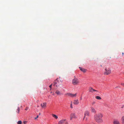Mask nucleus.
<instances>
[{"mask_svg":"<svg viewBox=\"0 0 124 124\" xmlns=\"http://www.w3.org/2000/svg\"><path fill=\"white\" fill-rule=\"evenodd\" d=\"M79 83V81L78 79L77 78H75L72 80V83L74 85H78Z\"/></svg>","mask_w":124,"mask_h":124,"instance_id":"7ed1b4c3","label":"nucleus"},{"mask_svg":"<svg viewBox=\"0 0 124 124\" xmlns=\"http://www.w3.org/2000/svg\"><path fill=\"white\" fill-rule=\"evenodd\" d=\"M103 116V115L101 113L96 114L94 116V119L98 124H101L103 122L102 119Z\"/></svg>","mask_w":124,"mask_h":124,"instance_id":"f257e3e1","label":"nucleus"},{"mask_svg":"<svg viewBox=\"0 0 124 124\" xmlns=\"http://www.w3.org/2000/svg\"><path fill=\"white\" fill-rule=\"evenodd\" d=\"M84 115L86 116H90L89 112L88 111H85L84 113Z\"/></svg>","mask_w":124,"mask_h":124,"instance_id":"6e6552de","label":"nucleus"},{"mask_svg":"<svg viewBox=\"0 0 124 124\" xmlns=\"http://www.w3.org/2000/svg\"><path fill=\"white\" fill-rule=\"evenodd\" d=\"M79 68L81 71L84 72H85L86 70V69H85L81 67H79Z\"/></svg>","mask_w":124,"mask_h":124,"instance_id":"ddd939ff","label":"nucleus"},{"mask_svg":"<svg viewBox=\"0 0 124 124\" xmlns=\"http://www.w3.org/2000/svg\"><path fill=\"white\" fill-rule=\"evenodd\" d=\"M78 101V100H74L73 102V104L75 105H78L79 103Z\"/></svg>","mask_w":124,"mask_h":124,"instance_id":"f8f14e48","label":"nucleus"},{"mask_svg":"<svg viewBox=\"0 0 124 124\" xmlns=\"http://www.w3.org/2000/svg\"><path fill=\"white\" fill-rule=\"evenodd\" d=\"M62 84V82L61 81L58 80V79H57L54 81L53 85L54 86H56V87H57L61 85Z\"/></svg>","mask_w":124,"mask_h":124,"instance_id":"f03ea898","label":"nucleus"},{"mask_svg":"<svg viewBox=\"0 0 124 124\" xmlns=\"http://www.w3.org/2000/svg\"><path fill=\"white\" fill-rule=\"evenodd\" d=\"M20 111V109L19 107H18L17 108L16 111V112H17L18 113H19Z\"/></svg>","mask_w":124,"mask_h":124,"instance_id":"6ab92c4d","label":"nucleus"},{"mask_svg":"<svg viewBox=\"0 0 124 124\" xmlns=\"http://www.w3.org/2000/svg\"><path fill=\"white\" fill-rule=\"evenodd\" d=\"M91 111L92 113H95L96 112V111L94 108L93 107H92L91 108Z\"/></svg>","mask_w":124,"mask_h":124,"instance_id":"9b49d317","label":"nucleus"},{"mask_svg":"<svg viewBox=\"0 0 124 124\" xmlns=\"http://www.w3.org/2000/svg\"><path fill=\"white\" fill-rule=\"evenodd\" d=\"M72 102H71V104H70V107H71V108H73V107L72 106Z\"/></svg>","mask_w":124,"mask_h":124,"instance_id":"b1692460","label":"nucleus"},{"mask_svg":"<svg viewBox=\"0 0 124 124\" xmlns=\"http://www.w3.org/2000/svg\"><path fill=\"white\" fill-rule=\"evenodd\" d=\"M66 95L68 96H70L72 97H76L77 95V93L74 94L70 93H68L66 94Z\"/></svg>","mask_w":124,"mask_h":124,"instance_id":"423d86ee","label":"nucleus"},{"mask_svg":"<svg viewBox=\"0 0 124 124\" xmlns=\"http://www.w3.org/2000/svg\"><path fill=\"white\" fill-rule=\"evenodd\" d=\"M96 98L98 100H101V97L99 96H97L96 97Z\"/></svg>","mask_w":124,"mask_h":124,"instance_id":"a211bd4d","label":"nucleus"},{"mask_svg":"<svg viewBox=\"0 0 124 124\" xmlns=\"http://www.w3.org/2000/svg\"><path fill=\"white\" fill-rule=\"evenodd\" d=\"M95 101H93L92 102V105H94V104H95Z\"/></svg>","mask_w":124,"mask_h":124,"instance_id":"5701e85b","label":"nucleus"},{"mask_svg":"<svg viewBox=\"0 0 124 124\" xmlns=\"http://www.w3.org/2000/svg\"><path fill=\"white\" fill-rule=\"evenodd\" d=\"M89 91L90 92L93 93L94 91H97L93 89L92 87H90L89 89Z\"/></svg>","mask_w":124,"mask_h":124,"instance_id":"9d476101","label":"nucleus"},{"mask_svg":"<svg viewBox=\"0 0 124 124\" xmlns=\"http://www.w3.org/2000/svg\"><path fill=\"white\" fill-rule=\"evenodd\" d=\"M121 85L122 86H124V83H121Z\"/></svg>","mask_w":124,"mask_h":124,"instance_id":"393cba45","label":"nucleus"},{"mask_svg":"<svg viewBox=\"0 0 124 124\" xmlns=\"http://www.w3.org/2000/svg\"><path fill=\"white\" fill-rule=\"evenodd\" d=\"M101 66L102 67V65H101Z\"/></svg>","mask_w":124,"mask_h":124,"instance_id":"473e14b6","label":"nucleus"},{"mask_svg":"<svg viewBox=\"0 0 124 124\" xmlns=\"http://www.w3.org/2000/svg\"><path fill=\"white\" fill-rule=\"evenodd\" d=\"M54 94V93H53V95Z\"/></svg>","mask_w":124,"mask_h":124,"instance_id":"72a5a7b5","label":"nucleus"},{"mask_svg":"<svg viewBox=\"0 0 124 124\" xmlns=\"http://www.w3.org/2000/svg\"><path fill=\"white\" fill-rule=\"evenodd\" d=\"M65 124H68V122H65Z\"/></svg>","mask_w":124,"mask_h":124,"instance_id":"cd10ccee","label":"nucleus"},{"mask_svg":"<svg viewBox=\"0 0 124 124\" xmlns=\"http://www.w3.org/2000/svg\"><path fill=\"white\" fill-rule=\"evenodd\" d=\"M87 117H86V119H85V120H87Z\"/></svg>","mask_w":124,"mask_h":124,"instance_id":"c756f323","label":"nucleus"},{"mask_svg":"<svg viewBox=\"0 0 124 124\" xmlns=\"http://www.w3.org/2000/svg\"><path fill=\"white\" fill-rule=\"evenodd\" d=\"M41 106L43 108H44L46 106V103H43L42 104H41Z\"/></svg>","mask_w":124,"mask_h":124,"instance_id":"4468645a","label":"nucleus"},{"mask_svg":"<svg viewBox=\"0 0 124 124\" xmlns=\"http://www.w3.org/2000/svg\"><path fill=\"white\" fill-rule=\"evenodd\" d=\"M27 123V121H24L23 122L24 124H26Z\"/></svg>","mask_w":124,"mask_h":124,"instance_id":"4be33fe9","label":"nucleus"},{"mask_svg":"<svg viewBox=\"0 0 124 124\" xmlns=\"http://www.w3.org/2000/svg\"><path fill=\"white\" fill-rule=\"evenodd\" d=\"M40 115V113H39V115Z\"/></svg>","mask_w":124,"mask_h":124,"instance_id":"2f4dec72","label":"nucleus"},{"mask_svg":"<svg viewBox=\"0 0 124 124\" xmlns=\"http://www.w3.org/2000/svg\"><path fill=\"white\" fill-rule=\"evenodd\" d=\"M22 122L21 121H18L17 122V124H22Z\"/></svg>","mask_w":124,"mask_h":124,"instance_id":"aec40b11","label":"nucleus"},{"mask_svg":"<svg viewBox=\"0 0 124 124\" xmlns=\"http://www.w3.org/2000/svg\"><path fill=\"white\" fill-rule=\"evenodd\" d=\"M38 117H39L38 116V115L37 116V117L35 118V119H37V118H38Z\"/></svg>","mask_w":124,"mask_h":124,"instance_id":"a878e982","label":"nucleus"},{"mask_svg":"<svg viewBox=\"0 0 124 124\" xmlns=\"http://www.w3.org/2000/svg\"><path fill=\"white\" fill-rule=\"evenodd\" d=\"M77 118L75 113H71L70 115V120H72L73 118Z\"/></svg>","mask_w":124,"mask_h":124,"instance_id":"39448f33","label":"nucleus"},{"mask_svg":"<svg viewBox=\"0 0 124 124\" xmlns=\"http://www.w3.org/2000/svg\"><path fill=\"white\" fill-rule=\"evenodd\" d=\"M85 116V115H84V117L83 118V119H84V118H85V116Z\"/></svg>","mask_w":124,"mask_h":124,"instance_id":"c85d7f7f","label":"nucleus"},{"mask_svg":"<svg viewBox=\"0 0 124 124\" xmlns=\"http://www.w3.org/2000/svg\"><path fill=\"white\" fill-rule=\"evenodd\" d=\"M28 109V108L27 107H26V108L25 109V110H27Z\"/></svg>","mask_w":124,"mask_h":124,"instance_id":"bb28decb","label":"nucleus"},{"mask_svg":"<svg viewBox=\"0 0 124 124\" xmlns=\"http://www.w3.org/2000/svg\"><path fill=\"white\" fill-rule=\"evenodd\" d=\"M52 116L53 117L55 118L56 119H57L58 118V116L55 115L53 114Z\"/></svg>","mask_w":124,"mask_h":124,"instance_id":"f3484780","label":"nucleus"},{"mask_svg":"<svg viewBox=\"0 0 124 124\" xmlns=\"http://www.w3.org/2000/svg\"><path fill=\"white\" fill-rule=\"evenodd\" d=\"M105 71L104 73V74L105 75H108L110 73L111 70L109 68H106L105 69Z\"/></svg>","mask_w":124,"mask_h":124,"instance_id":"20e7f679","label":"nucleus"},{"mask_svg":"<svg viewBox=\"0 0 124 124\" xmlns=\"http://www.w3.org/2000/svg\"><path fill=\"white\" fill-rule=\"evenodd\" d=\"M66 120V119L62 120L59 121L58 123V124H63Z\"/></svg>","mask_w":124,"mask_h":124,"instance_id":"0eeeda50","label":"nucleus"},{"mask_svg":"<svg viewBox=\"0 0 124 124\" xmlns=\"http://www.w3.org/2000/svg\"><path fill=\"white\" fill-rule=\"evenodd\" d=\"M55 93L57 95H60L62 94L61 92L58 90H56L55 92Z\"/></svg>","mask_w":124,"mask_h":124,"instance_id":"1a4fd4ad","label":"nucleus"},{"mask_svg":"<svg viewBox=\"0 0 124 124\" xmlns=\"http://www.w3.org/2000/svg\"><path fill=\"white\" fill-rule=\"evenodd\" d=\"M122 123L123 124H124V116L122 117L121 118Z\"/></svg>","mask_w":124,"mask_h":124,"instance_id":"dca6fc26","label":"nucleus"},{"mask_svg":"<svg viewBox=\"0 0 124 124\" xmlns=\"http://www.w3.org/2000/svg\"><path fill=\"white\" fill-rule=\"evenodd\" d=\"M122 54L123 55H124V53H122Z\"/></svg>","mask_w":124,"mask_h":124,"instance_id":"7c9ffc66","label":"nucleus"},{"mask_svg":"<svg viewBox=\"0 0 124 124\" xmlns=\"http://www.w3.org/2000/svg\"><path fill=\"white\" fill-rule=\"evenodd\" d=\"M52 85V84L51 85H50L49 86V87L50 88V90H51Z\"/></svg>","mask_w":124,"mask_h":124,"instance_id":"412c9836","label":"nucleus"},{"mask_svg":"<svg viewBox=\"0 0 124 124\" xmlns=\"http://www.w3.org/2000/svg\"><path fill=\"white\" fill-rule=\"evenodd\" d=\"M113 124H120L119 122L117 120H115L114 121Z\"/></svg>","mask_w":124,"mask_h":124,"instance_id":"2eb2a0df","label":"nucleus"}]
</instances>
